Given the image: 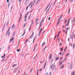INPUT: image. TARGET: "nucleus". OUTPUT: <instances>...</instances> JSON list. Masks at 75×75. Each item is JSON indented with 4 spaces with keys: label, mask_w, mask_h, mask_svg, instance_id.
Segmentation results:
<instances>
[{
    "label": "nucleus",
    "mask_w": 75,
    "mask_h": 75,
    "mask_svg": "<svg viewBox=\"0 0 75 75\" xmlns=\"http://www.w3.org/2000/svg\"><path fill=\"white\" fill-rule=\"evenodd\" d=\"M25 32H24L23 33V34L21 36V37H22V36H23V35H24V34H25Z\"/></svg>",
    "instance_id": "6ab92c4d"
},
{
    "label": "nucleus",
    "mask_w": 75,
    "mask_h": 75,
    "mask_svg": "<svg viewBox=\"0 0 75 75\" xmlns=\"http://www.w3.org/2000/svg\"><path fill=\"white\" fill-rule=\"evenodd\" d=\"M41 25L42 24H40V27H39V29H40V28L41 27Z\"/></svg>",
    "instance_id": "ea45409f"
},
{
    "label": "nucleus",
    "mask_w": 75,
    "mask_h": 75,
    "mask_svg": "<svg viewBox=\"0 0 75 75\" xmlns=\"http://www.w3.org/2000/svg\"><path fill=\"white\" fill-rule=\"evenodd\" d=\"M34 35V32H33V34L32 35H31L30 36V38L31 39H32V38H33V36Z\"/></svg>",
    "instance_id": "f03ea898"
},
{
    "label": "nucleus",
    "mask_w": 75,
    "mask_h": 75,
    "mask_svg": "<svg viewBox=\"0 0 75 75\" xmlns=\"http://www.w3.org/2000/svg\"><path fill=\"white\" fill-rule=\"evenodd\" d=\"M4 58L3 59H2L1 61H4Z\"/></svg>",
    "instance_id": "6e6d98bb"
},
{
    "label": "nucleus",
    "mask_w": 75,
    "mask_h": 75,
    "mask_svg": "<svg viewBox=\"0 0 75 75\" xmlns=\"http://www.w3.org/2000/svg\"><path fill=\"white\" fill-rule=\"evenodd\" d=\"M74 47H75V44L73 45V49L74 48Z\"/></svg>",
    "instance_id": "603ef678"
},
{
    "label": "nucleus",
    "mask_w": 75,
    "mask_h": 75,
    "mask_svg": "<svg viewBox=\"0 0 75 75\" xmlns=\"http://www.w3.org/2000/svg\"><path fill=\"white\" fill-rule=\"evenodd\" d=\"M61 20V18H59L58 19V21H59V20Z\"/></svg>",
    "instance_id": "a19ab883"
},
{
    "label": "nucleus",
    "mask_w": 75,
    "mask_h": 75,
    "mask_svg": "<svg viewBox=\"0 0 75 75\" xmlns=\"http://www.w3.org/2000/svg\"><path fill=\"white\" fill-rule=\"evenodd\" d=\"M63 49V48H60V50L61 51H62Z\"/></svg>",
    "instance_id": "37998d69"
},
{
    "label": "nucleus",
    "mask_w": 75,
    "mask_h": 75,
    "mask_svg": "<svg viewBox=\"0 0 75 75\" xmlns=\"http://www.w3.org/2000/svg\"><path fill=\"white\" fill-rule=\"evenodd\" d=\"M67 20H65V23H66V22H67Z\"/></svg>",
    "instance_id": "69168bd1"
},
{
    "label": "nucleus",
    "mask_w": 75,
    "mask_h": 75,
    "mask_svg": "<svg viewBox=\"0 0 75 75\" xmlns=\"http://www.w3.org/2000/svg\"><path fill=\"white\" fill-rule=\"evenodd\" d=\"M69 24V23H68L66 25V26H67L68 25V24Z\"/></svg>",
    "instance_id": "de8ad7c7"
},
{
    "label": "nucleus",
    "mask_w": 75,
    "mask_h": 75,
    "mask_svg": "<svg viewBox=\"0 0 75 75\" xmlns=\"http://www.w3.org/2000/svg\"><path fill=\"white\" fill-rule=\"evenodd\" d=\"M31 27L30 25V28H29V31H30V30H31Z\"/></svg>",
    "instance_id": "393cba45"
},
{
    "label": "nucleus",
    "mask_w": 75,
    "mask_h": 75,
    "mask_svg": "<svg viewBox=\"0 0 75 75\" xmlns=\"http://www.w3.org/2000/svg\"><path fill=\"white\" fill-rule=\"evenodd\" d=\"M45 44V42H44L42 44V46H43V45H44Z\"/></svg>",
    "instance_id": "b1692460"
},
{
    "label": "nucleus",
    "mask_w": 75,
    "mask_h": 75,
    "mask_svg": "<svg viewBox=\"0 0 75 75\" xmlns=\"http://www.w3.org/2000/svg\"><path fill=\"white\" fill-rule=\"evenodd\" d=\"M53 67V64H52V65H51L50 67V69H51L52 68V67Z\"/></svg>",
    "instance_id": "9d476101"
},
{
    "label": "nucleus",
    "mask_w": 75,
    "mask_h": 75,
    "mask_svg": "<svg viewBox=\"0 0 75 75\" xmlns=\"http://www.w3.org/2000/svg\"><path fill=\"white\" fill-rule=\"evenodd\" d=\"M71 64V65L70 66V68L71 69H72V63Z\"/></svg>",
    "instance_id": "1a4fd4ad"
},
{
    "label": "nucleus",
    "mask_w": 75,
    "mask_h": 75,
    "mask_svg": "<svg viewBox=\"0 0 75 75\" xmlns=\"http://www.w3.org/2000/svg\"><path fill=\"white\" fill-rule=\"evenodd\" d=\"M33 7V4H32V5L30 7V9L31 8V7Z\"/></svg>",
    "instance_id": "13d9d810"
},
{
    "label": "nucleus",
    "mask_w": 75,
    "mask_h": 75,
    "mask_svg": "<svg viewBox=\"0 0 75 75\" xmlns=\"http://www.w3.org/2000/svg\"><path fill=\"white\" fill-rule=\"evenodd\" d=\"M13 39H14V37L12 36V38H11L9 42H11V41H13Z\"/></svg>",
    "instance_id": "f257e3e1"
},
{
    "label": "nucleus",
    "mask_w": 75,
    "mask_h": 75,
    "mask_svg": "<svg viewBox=\"0 0 75 75\" xmlns=\"http://www.w3.org/2000/svg\"><path fill=\"white\" fill-rule=\"evenodd\" d=\"M51 72H50V74H49V75H51Z\"/></svg>",
    "instance_id": "4d7b16f0"
},
{
    "label": "nucleus",
    "mask_w": 75,
    "mask_h": 75,
    "mask_svg": "<svg viewBox=\"0 0 75 75\" xmlns=\"http://www.w3.org/2000/svg\"><path fill=\"white\" fill-rule=\"evenodd\" d=\"M5 25H6V23H4V26L3 27V28H4V26H5Z\"/></svg>",
    "instance_id": "58836bf2"
},
{
    "label": "nucleus",
    "mask_w": 75,
    "mask_h": 75,
    "mask_svg": "<svg viewBox=\"0 0 75 75\" xmlns=\"http://www.w3.org/2000/svg\"><path fill=\"white\" fill-rule=\"evenodd\" d=\"M42 28H41V29L40 30V33H41V31H42Z\"/></svg>",
    "instance_id": "c756f323"
},
{
    "label": "nucleus",
    "mask_w": 75,
    "mask_h": 75,
    "mask_svg": "<svg viewBox=\"0 0 75 75\" xmlns=\"http://www.w3.org/2000/svg\"><path fill=\"white\" fill-rule=\"evenodd\" d=\"M74 24H73V25H72V27H74Z\"/></svg>",
    "instance_id": "338daca9"
},
{
    "label": "nucleus",
    "mask_w": 75,
    "mask_h": 75,
    "mask_svg": "<svg viewBox=\"0 0 75 75\" xmlns=\"http://www.w3.org/2000/svg\"><path fill=\"white\" fill-rule=\"evenodd\" d=\"M59 34L57 36V37L56 38H57L58 37H59Z\"/></svg>",
    "instance_id": "c9c22d12"
},
{
    "label": "nucleus",
    "mask_w": 75,
    "mask_h": 75,
    "mask_svg": "<svg viewBox=\"0 0 75 75\" xmlns=\"http://www.w3.org/2000/svg\"><path fill=\"white\" fill-rule=\"evenodd\" d=\"M35 48H36L35 47L34 49L33 50V51H35Z\"/></svg>",
    "instance_id": "a18cd8bd"
},
{
    "label": "nucleus",
    "mask_w": 75,
    "mask_h": 75,
    "mask_svg": "<svg viewBox=\"0 0 75 75\" xmlns=\"http://www.w3.org/2000/svg\"><path fill=\"white\" fill-rule=\"evenodd\" d=\"M10 29H9V28L8 29V31H7V32L6 33V35H7V33H8V32H9Z\"/></svg>",
    "instance_id": "4468645a"
},
{
    "label": "nucleus",
    "mask_w": 75,
    "mask_h": 75,
    "mask_svg": "<svg viewBox=\"0 0 75 75\" xmlns=\"http://www.w3.org/2000/svg\"><path fill=\"white\" fill-rule=\"evenodd\" d=\"M51 5L50 7H49V9H48V10L47 11L46 13V14H47V13H48V11H49V10H50V7H51Z\"/></svg>",
    "instance_id": "6e6552de"
},
{
    "label": "nucleus",
    "mask_w": 75,
    "mask_h": 75,
    "mask_svg": "<svg viewBox=\"0 0 75 75\" xmlns=\"http://www.w3.org/2000/svg\"><path fill=\"white\" fill-rule=\"evenodd\" d=\"M27 41H28V39H27L26 40L25 42V43H27Z\"/></svg>",
    "instance_id": "72a5a7b5"
},
{
    "label": "nucleus",
    "mask_w": 75,
    "mask_h": 75,
    "mask_svg": "<svg viewBox=\"0 0 75 75\" xmlns=\"http://www.w3.org/2000/svg\"><path fill=\"white\" fill-rule=\"evenodd\" d=\"M51 19V17H50L49 18H48V20H50V19Z\"/></svg>",
    "instance_id": "e433bc0d"
},
{
    "label": "nucleus",
    "mask_w": 75,
    "mask_h": 75,
    "mask_svg": "<svg viewBox=\"0 0 75 75\" xmlns=\"http://www.w3.org/2000/svg\"><path fill=\"white\" fill-rule=\"evenodd\" d=\"M21 16H20V18H19V22H20V20H21Z\"/></svg>",
    "instance_id": "dca6fc26"
},
{
    "label": "nucleus",
    "mask_w": 75,
    "mask_h": 75,
    "mask_svg": "<svg viewBox=\"0 0 75 75\" xmlns=\"http://www.w3.org/2000/svg\"><path fill=\"white\" fill-rule=\"evenodd\" d=\"M20 71H18V73L17 74H19V73H20Z\"/></svg>",
    "instance_id": "864d4df0"
},
{
    "label": "nucleus",
    "mask_w": 75,
    "mask_h": 75,
    "mask_svg": "<svg viewBox=\"0 0 75 75\" xmlns=\"http://www.w3.org/2000/svg\"><path fill=\"white\" fill-rule=\"evenodd\" d=\"M59 57H57L56 58L55 61H57V60H58V59H59Z\"/></svg>",
    "instance_id": "2eb2a0df"
},
{
    "label": "nucleus",
    "mask_w": 75,
    "mask_h": 75,
    "mask_svg": "<svg viewBox=\"0 0 75 75\" xmlns=\"http://www.w3.org/2000/svg\"><path fill=\"white\" fill-rule=\"evenodd\" d=\"M71 75H75L74 73H73V71L72 72V73L71 74Z\"/></svg>",
    "instance_id": "a211bd4d"
},
{
    "label": "nucleus",
    "mask_w": 75,
    "mask_h": 75,
    "mask_svg": "<svg viewBox=\"0 0 75 75\" xmlns=\"http://www.w3.org/2000/svg\"><path fill=\"white\" fill-rule=\"evenodd\" d=\"M33 20H32V25H31V26H32V25H33Z\"/></svg>",
    "instance_id": "473e14b6"
},
{
    "label": "nucleus",
    "mask_w": 75,
    "mask_h": 75,
    "mask_svg": "<svg viewBox=\"0 0 75 75\" xmlns=\"http://www.w3.org/2000/svg\"><path fill=\"white\" fill-rule=\"evenodd\" d=\"M15 25L14 24H13V25L12 26L11 28H12V29H13V28H14Z\"/></svg>",
    "instance_id": "f8f14e48"
},
{
    "label": "nucleus",
    "mask_w": 75,
    "mask_h": 75,
    "mask_svg": "<svg viewBox=\"0 0 75 75\" xmlns=\"http://www.w3.org/2000/svg\"><path fill=\"white\" fill-rule=\"evenodd\" d=\"M62 58H63V57H61L60 60H61V59H62Z\"/></svg>",
    "instance_id": "bf43d9fd"
},
{
    "label": "nucleus",
    "mask_w": 75,
    "mask_h": 75,
    "mask_svg": "<svg viewBox=\"0 0 75 75\" xmlns=\"http://www.w3.org/2000/svg\"><path fill=\"white\" fill-rule=\"evenodd\" d=\"M10 29H9V28L8 29V31H7V32L6 33V35H7V33H8V32H9Z\"/></svg>",
    "instance_id": "ddd939ff"
},
{
    "label": "nucleus",
    "mask_w": 75,
    "mask_h": 75,
    "mask_svg": "<svg viewBox=\"0 0 75 75\" xmlns=\"http://www.w3.org/2000/svg\"><path fill=\"white\" fill-rule=\"evenodd\" d=\"M18 68H19V67H18V69H17V68L15 69V71H16V70H17V69H18Z\"/></svg>",
    "instance_id": "c85d7f7f"
},
{
    "label": "nucleus",
    "mask_w": 75,
    "mask_h": 75,
    "mask_svg": "<svg viewBox=\"0 0 75 75\" xmlns=\"http://www.w3.org/2000/svg\"><path fill=\"white\" fill-rule=\"evenodd\" d=\"M70 10H71V9H69L68 11V14H69V13H70Z\"/></svg>",
    "instance_id": "5701e85b"
},
{
    "label": "nucleus",
    "mask_w": 75,
    "mask_h": 75,
    "mask_svg": "<svg viewBox=\"0 0 75 75\" xmlns=\"http://www.w3.org/2000/svg\"><path fill=\"white\" fill-rule=\"evenodd\" d=\"M17 64H13L12 66V67L13 68H14V67H16V66H17Z\"/></svg>",
    "instance_id": "39448f33"
},
{
    "label": "nucleus",
    "mask_w": 75,
    "mask_h": 75,
    "mask_svg": "<svg viewBox=\"0 0 75 75\" xmlns=\"http://www.w3.org/2000/svg\"><path fill=\"white\" fill-rule=\"evenodd\" d=\"M29 13V12H28L25 15H26V16H27V15H28V14Z\"/></svg>",
    "instance_id": "4c0bfd02"
},
{
    "label": "nucleus",
    "mask_w": 75,
    "mask_h": 75,
    "mask_svg": "<svg viewBox=\"0 0 75 75\" xmlns=\"http://www.w3.org/2000/svg\"><path fill=\"white\" fill-rule=\"evenodd\" d=\"M46 47H45V48H44V50H45V49H46Z\"/></svg>",
    "instance_id": "0e129e2a"
},
{
    "label": "nucleus",
    "mask_w": 75,
    "mask_h": 75,
    "mask_svg": "<svg viewBox=\"0 0 75 75\" xmlns=\"http://www.w3.org/2000/svg\"><path fill=\"white\" fill-rule=\"evenodd\" d=\"M21 14V15H20V17H21V16H22V14H21V13H20Z\"/></svg>",
    "instance_id": "5fc2aeb1"
},
{
    "label": "nucleus",
    "mask_w": 75,
    "mask_h": 75,
    "mask_svg": "<svg viewBox=\"0 0 75 75\" xmlns=\"http://www.w3.org/2000/svg\"><path fill=\"white\" fill-rule=\"evenodd\" d=\"M59 22H60V21H58V22L57 23V24H59Z\"/></svg>",
    "instance_id": "412c9836"
},
{
    "label": "nucleus",
    "mask_w": 75,
    "mask_h": 75,
    "mask_svg": "<svg viewBox=\"0 0 75 75\" xmlns=\"http://www.w3.org/2000/svg\"><path fill=\"white\" fill-rule=\"evenodd\" d=\"M64 68V66H62V67L60 68V69H61V68Z\"/></svg>",
    "instance_id": "f704fd0d"
},
{
    "label": "nucleus",
    "mask_w": 75,
    "mask_h": 75,
    "mask_svg": "<svg viewBox=\"0 0 75 75\" xmlns=\"http://www.w3.org/2000/svg\"><path fill=\"white\" fill-rule=\"evenodd\" d=\"M10 50V46H9L8 49V50L9 51Z\"/></svg>",
    "instance_id": "2f4dec72"
},
{
    "label": "nucleus",
    "mask_w": 75,
    "mask_h": 75,
    "mask_svg": "<svg viewBox=\"0 0 75 75\" xmlns=\"http://www.w3.org/2000/svg\"><path fill=\"white\" fill-rule=\"evenodd\" d=\"M47 64V62L46 61L45 64L44 65V69H45V66H46V64Z\"/></svg>",
    "instance_id": "0eeeda50"
},
{
    "label": "nucleus",
    "mask_w": 75,
    "mask_h": 75,
    "mask_svg": "<svg viewBox=\"0 0 75 75\" xmlns=\"http://www.w3.org/2000/svg\"><path fill=\"white\" fill-rule=\"evenodd\" d=\"M16 33L15 32H14L13 33V36H14V35L15 34V33Z\"/></svg>",
    "instance_id": "cd10ccee"
},
{
    "label": "nucleus",
    "mask_w": 75,
    "mask_h": 75,
    "mask_svg": "<svg viewBox=\"0 0 75 75\" xmlns=\"http://www.w3.org/2000/svg\"><path fill=\"white\" fill-rule=\"evenodd\" d=\"M75 20H74V21L72 22V23H74V22L75 21Z\"/></svg>",
    "instance_id": "49530a36"
},
{
    "label": "nucleus",
    "mask_w": 75,
    "mask_h": 75,
    "mask_svg": "<svg viewBox=\"0 0 75 75\" xmlns=\"http://www.w3.org/2000/svg\"><path fill=\"white\" fill-rule=\"evenodd\" d=\"M33 69L32 68L31 69H30V73H31V71H33Z\"/></svg>",
    "instance_id": "a878e982"
},
{
    "label": "nucleus",
    "mask_w": 75,
    "mask_h": 75,
    "mask_svg": "<svg viewBox=\"0 0 75 75\" xmlns=\"http://www.w3.org/2000/svg\"><path fill=\"white\" fill-rule=\"evenodd\" d=\"M69 55V54H67L66 55H67V56H68V55Z\"/></svg>",
    "instance_id": "052dcab7"
},
{
    "label": "nucleus",
    "mask_w": 75,
    "mask_h": 75,
    "mask_svg": "<svg viewBox=\"0 0 75 75\" xmlns=\"http://www.w3.org/2000/svg\"><path fill=\"white\" fill-rule=\"evenodd\" d=\"M56 2V1H55L54 2V4H53V5L54 6V5H55V3Z\"/></svg>",
    "instance_id": "c03bdc74"
},
{
    "label": "nucleus",
    "mask_w": 75,
    "mask_h": 75,
    "mask_svg": "<svg viewBox=\"0 0 75 75\" xmlns=\"http://www.w3.org/2000/svg\"><path fill=\"white\" fill-rule=\"evenodd\" d=\"M30 17H29L28 18V20H30Z\"/></svg>",
    "instance_id": "774afa93"
},
{
    "label": "nucleus",
    "mask_w": 75,
    "mask_h": 75,
    "mask_svg": "<svg viewBox=\"0 0 75 75\" xmlns=\"http://www.w3.org/2000/svg\"><path fill=\"white\" fill-rule=\"evenodd\" d=\"M52 57V55H51V54H50V59L49 60H50L51 59V58Z\"/></svg>",
    "instance_id": "423d86ee"
},
{
    "label": "nucleus",
    "mask_w": 75,
    "mask_h": 75,
    "mask_svg": "<svg viewBox=\"0 0 75 75\" xmlns=\"http://www.w3.org/2000/svg\"><path fill=\"white\" fill-rule=\"evenodd\" d=\"M36 37H35V38L33 39V43H34V41H35V38Z\"/></svg>",
    "instance_id": "4be33fe9"
},
{
    "label": "nucleus",
    "mask_w": 75,
    "mask_h": 75,
    "mask_svg": "<svg viewBox=\"0 0 75 75\" xmlns=\"http://www.w3.org/2000/svg\"><path fill=\"white\" fill-rule=\"evenodd\" d=\"M7 3H9V0H7Z\"/></svg>",
    "instance_id": "79ce46f5"
},
{
    "label": "nucleus",
    "mask_w": 75,
    "mask_h": 75,
    "mask_svg": "<svg viewBox=\"0 0 75 75\" xmlns=\"http://www.w3.org/2000/svg\"><path fill=\"white\" fill-rule=\"evenodd\" d=\"M68 29H69V28H68V27L67 28V31L68 30Z\"/></svg>",
    "instance_id": "e2e57ef3"
},
{
    "label": "nucleus",
    "mask_w": 75,
    "mask_h": 75,
    "mask_svg": "<svg viewBox=\"0 0 75 75\" xmlns=\"http://www.w3.org/2000/svg\"><path fill=\"white\" fill-rule=\"evenodd\" d=\"M25 25H26V23H25L24 25H23L24 28V27H25Z\"/></svg>",
    "instance_id": "bb28decb"
},
{
    "label": "nucleus",
    "mask_w": 75,
    "mask_h": 75,
    "mask_svg": "<svg viewBox=\"0 0 75 75\" xmlns=\"http://www.w3.org/2000/svg\"><path fill=\"white\" fill-rule=\"evenodd\" d=\"M40 33H40V32L39 33V35L38 36V37H39V36H40Z\"/></svg>",
    "instance_id": "09e8293b"
},
{
    "label": "nucleus",
    "mask_w": 75,
    "mask_h": 75,
    "mask_svg": "<svg viewBox=\"0 0 75 75\" xmlns=\"http://www.w3.org/2000/svg\"><path fill=\"white\" fill-rule=\"evenodd\" d=\"M25 15V17L24 18L25 19H26L27 18V16L26 15Z\"/></svg>",
    "instance_id": "7c9ffc66"
},
{
    "label": "nucleus",
    "mask_w": 75,
    "mask_h": 75,
    "mask_svg": "<svg viewBox=\"0 0 75 75\" xmlns=\"http://www.w3.org/2000/svg\"><path fill=\"white\" fill-rule=\"evenodd\" d=\"M62 61H60L59 63V66H60V65H62Z\"/></svg>",
    "instance_id": "20e7f679"
},
{
    "label": "nucleus",
    "mask_w": 75,
    "mask_h": 75,
    "mask_svg": "<svg viewBox=\"0 0 75 75\" xmlns=\"http://www.w3.org/2000/svg\"><path fill=\"white\" fill-rule=\"evenodd\" d=\"M51 62H53V59H51Z\"/></svg>",
    "instance_id": "3c124183"
},
{
    "label": "nucleus",
    "mask_w": 75,
    "mask_h": 75,
    "mask_svg": "<svg viewBox=\"0 0 75 75\" xmlns=\"http://www.w3.org/2000/svg\"><path fill=\"white\" fill-rule=\"evenodd\" d=\"M10 3H9L8 5V8H9V6H10Z\"/></svg>",
    "instance_id": "aec40b11"
},
{
    "label": "nucleus",
    "mask_w": 75,
    "mask_h": 75,
    "mask_svg": "<svg viewBox=\"0 0 75 75\" xmlns=\"http://www.w3.org/2000/svg\"><path fill=\"white\" fill-rule=\"evenodd\" d=\"M54 66H53V69H54L55 68V67H54Z\"/></svg>",
    "instance_id": "680f3d73"
},
{
    "label": "nucleus",
    "mask_w": 75,
    "mask_h": 75,
    "mask_svg": "<svg viewBox=\"0 0 75 75\" xmlns=\"http://www.w3.org/2000/svg\"><path fill=\"white\" fill-rule=\"evenodd\" d=\"M38 19H36L35 21H38Z\"/></svg>",
    "instance_id": "8fccbe9b"
},
{
    "label": "nucleus",
    "mask_w": 75,
    "mask_h": 75,
    "mask_svg": "<svg viewBox=\"0 0 75 75\" xmlns=\"http://www.w3.org/2000/svg\"><path fill=\"white\" fill-rule=\"evenodd\" d=\"M17 51L18 52H19L20 51V49H17Z\"/></svg>",
    "instance_id": "f3484780"
},
{
    "label": "nucleus",
    "mask_w": 75,
    "mask_h": 75,
    "mask_svg": "<svg viewBox=\"0 0 75 75\" xmlns=\"http://www.w3.org/2000/svg\"><path fill=\"white\" fill-rule=\"evenodd\" d=\"M7 34H8V37H9L10 35V32H8L7 33Z\"/></svg>",
    "instance_id": "9b49d317"
},
{
    "label": "nucleus",
    "mask_w": 75,
    "mask_h": 75,
    "mask_svg": "<svg viewBox=\"0 0 75 75\" xmlns=\"http://www.w3.org/2000/svg\"><path fill=\"white\" fill-rule=\"evenodd\" d=\"M31 2L30 4H29V5L27 7H26V10H27L28 9V7H30V5H31Z\"/></svg>",
    "instance_id": "7ed1b4c3"
}]
</instances>
